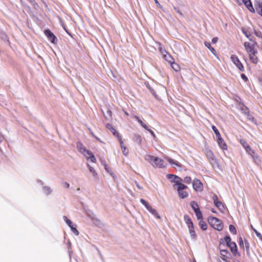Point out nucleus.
Wrapping results in <instances>:
<instances>
[{
    "instance_id": "obj_48",
    "label": "nucleus",
    "mask_w": 262,
    "mask_h": 262,
    "mask_svg": "<svg viewBox=\"0 0 262 262\" xmlns=\"http://www.w3.org/2000/svg\"><path fill=\"white\" fill-rule=\"evenodd\" d=\"M241 78L244 80L245 81H247L248 80V78L244 74H241Z\"/></svg>"
},
{
    "instance_id": "obj_33",
    "label": "nucleus",
    "mask_w": 262,
    "mask_h": 262,
    "mask_svg": "<svg viewBox=\"0 0 262 262\" xmlns=\"http://www.w3.org/2000/svg\"><path fill=\"white\" fill-rule=\"evenodd\" d=\"M134 140L139 144H140L142 141V138L139 135H135Z\"/></svg>"
},
{
    "instance_id": "obj_28",
    "label": "nucleus",
    "mask_w": 262,
    "mask_h": 262,
    "mask_svg": "<svg viewBox=\"0 0 262 262\" xmlns=\"http://www.w3.org/2000/svg\"><path fill=\"white\" fill-rule=\"evenodd\" d=\"M170 65L171 68L176 72L179 71L180 69L179 66L177 63H175L174 61L172 63H170Z\"/></svg>"
},
{
    "instance_id": "obj_13",
    "label": "nucleus",
    "mask_w": 262,
    "mask_h": 262,
    "mask_svg": "<svg viewBox=\"0 0 262 262\" xmlns=\"http://www.w3.org/2000/svg\"><path fill=\"white\" fill-rule=\"evenodd\" d=\"M216 141L219 146L223 150H226L227 149V146L221 136L216 138Z\"/></svg>"
},
{
    "instance_id": "obj_61",
    "label": "nucleus",
    "mask_w": 262,
    "mask_h": 262,
    "mask_svg": "<svg viewBox=\"0 0 262 262\" xmlns=\"http://www.w3.org/2000/svg\"><path fill=\"white\" fill-rule=\"evenodd\" d=\"M245 5H247V3L251 2L250 0H242Z\"/></svg>"
},
{
    "instance_id": "obj_8",
    "label": "nucleus",
    "mask_w": 262,
    "mask_h": 262,
    "mask_svg": "<svg viewBox=\"0 0 262 262\" xmlns=\"http://www.w3.org/2000/svg\"><path fill=\"white\" fill-rule=\"evenodd\" d=\"M212 199L215 206L221 211H223L225 209V207L223 203L218 200V197L216 195L214 194Z\"/></svg>"
},
{
    "instance_id": "obj_64",
    "label": "nucleus",
    "mask_w": 262,
    "mask_h": 262,
    "mask_svg": "<svg viewBox=\"0 0 262 262\" xmlns=\"http://www.w3.org/2000/svg\"><path fill=\"white\" fill-rule=\"evenodd\" d=\"M101 164L104 166V164H105V162L104 160H101Z\"/></svg>"
},
{
    "instance_id": "obj_9",
    "label": "nucleus",
    "mask_w": 262,
    "mask_h": 262,
    "mask_svg": "<svg viewBox=\"0 0 262 262\" xmlns=\"http://www.w3.org/2000/svg\"><path fill=\"white\" fill-rule=\"evenodd\" d=\"M192 186L193 189L195 191H201L203 189L202 183L199 179H195L193 180L192 182Z\"/></svg>"
},
{
    "instance_id": "obj_43",
    "label": "nucleus",
    "mask_w": 262,
    "mask_h": 262,
    "mask_svg": "<svg viewBox=\"0 0 262 262\" xmlns=\"http://www.w3.org/2000/svg\"><path fill=\"white\" fill-rule=\"evenodd\" d=\"M251 228L252 229H253V230L254 231V232H255L256 236L259 238H262V235L261 234V233H260L259 232H258L255 229L253 228L252 226H251Z\"/></svg>"
},
{
    "instance_id": "obj_27",
    "label": "nucleus",
    "mask_w": 262,
    "mask_h": 262,
    "mask_svg": "<svg viewBox=\"0 0 262 262\" xmlns=\"http://www.w3.org/2000/svg\"><path fill=\"white\" fill-rule=\"evenodd\" d=\"M105 119L108 120L112 117V111L108 109L107 110L105 113H103Z\"/></svg>"
},
{
    "instance_id": "obj_6",
    "label": "nucleus",
    "mask_w": 262,
    "mask_h": 262,
    "mask_svg": "<svg viewBox=\"0 0 262 262\" xmlns=\"http://www.w3.org/2000/svg\"><path fill=\"white\" fill-rule=\"evenodd\" d=\"M45 34L47 37L48 40L52 43H57L58 40L55 35L49 30L47 29L45 31Z\"/></svg>"
},
{
    "instance_id": "obj_26",
    "label": "nucleus",
    "mask_w": 262,
    "mask_h": 262,
    "mask_svg": "<svg viewBox=\"0 0 262 262\" xmlns=\"http://www.w3.org/2000/svg\"><path fill=\"white\" fill-rule=\"evenodd\" d=\"M42 189L43 193L46 195L50 194L52 191L51 188L49 186H43Z\"/></svg>"
},
{
    "instance_id": "obj_36",
    "label": "nucleus",
    "mask_w": 262,
    "mask_h": 262,
    "mask_svg": "<svg viewBox=\"0 0 262 262\" xmlns=\"http://www.w3.org/2000/svg\"><path fill=\"white\" fill-rule=\"evenodd\" d=\"M64 219L66 223L68 225V226L71 227L73 225L72 222L69 219L67 216H64Z\"/></svg>"
},
{
    "instance_id": "obj_46",
    "label": "nucleus",
    "mask_w": 262,
    "mask_h": 262,
    "mask_svg": "<svg viewBox=\"0 0 262 262\" xmlns=\"http://www.w3.org/2000/svg\"><path fill=\"white\" fill-rule=\"evenodd\" d=\"M243 33L249 39V40L252 41V39L251 38H250V34H249L246 31L243 30Z\"/></svg>"
},
{
    "instance_id": "obj_63",
    "label": "nucleus",
    "mask_w": 262,
    "mask_h": 262,
    "mask_svg": "<svg viewBox=\"0 0 262 262\" xmlns=\"http://www.w3.org/2000/svg\"><path fill=\"white\" fill-rule=\"evenodd\" d=\"M131 117H132V118H135V119H136V117H138V116H136V115H132L131 116Z\"/></svg>"
},
{
    "instance_id": "obj_35",
    "label": "nucleus",
    "mask_w": 262,
    "mask_h": 262,
    "mask_svg": "<svg viewBox=\"0 0 262 262\" xmlns=\"http://www.w3.org/2000/svg\"><path fill=\"white\" fill-rule=\"evenodd\" d=\"M245 149L247 152V153L250 155H252L254 153V151L251 148L249 145H246V148Z\"/></svg>"
},
{
    "instance_id": "obj_10",
    "label": "nucleus",
    "mask_w": 262,
    "mask_h": 262,
    "mask_svg": "<svg viewBox=\"0 0 262 262\" xmlns=\"http://www.w3.org/2000/svg\"><path fill=\"white\" fill-rule=\"evenodd\" d=\"M206 155L210 164L212 166L216 163V160L215 159L214 156L211 150H208L206 152Z\"/></svg>"
},
{
    "instance_id": "obj_40",
    "label": "nucleus",
    "mask_w": 262,
    "mask_h": 262,
    "mask_svg": "<svg viewBox=\"0 0 262 262\" xmlns=\"http://www.w3.org/2000/svg\"><path fill=\"white\" fill-rule=\"evenodd\" d=\"M108 126H110L108 124ZM111 128H109L110 130H111L112 133L115 135L117 136L119 138V134L118 132H117L115 128H114L111 125H110Z\"/></svg>"
},
{
    "instance_id": "obj_12",
    "label": "nucleus",
    "mask_w": 262,
    "mask_h": 262,
    "mask_svg": "<svg viewBox=\"0 0 262 262\" xmlns=\"http://www.w3.org/2000/svg\"><path fill=\"white\" fill-rule=\"evenodd\" d=\"M254 6L256 12L262 16V1L256 0L255 2Z\"/></svg>"
},
{
    "instance_id": "obj_16",
    "label": "nucleus",
    "mask_w": 262,
    "mask_h": 262,
    "mask_svg": "<svg viewBox=\"0 0 262 262\" xmlns=\"http://www.w3.org/2000/svg\"><path fill=\"white\" fill-rule=\"evenodd\" d=\"M167 161L174 168H176V167H182L181 164H180L179 162H178L176 161H174V160H173L171 158H168Z\"/></svg>"
},
{
    "instance_id": "obj_42",
    "label": "nucleus",
    "mask_w": 262,
    "mask_h": 262,
    "mask_svg": "<svg viewBox=\"0 0 262 262\" xmlns=\"http://www.w3.org/2000/svg\"><path fill=\"white\" fill-rule=\"evenodd\" d=\"M70 228H71V230L73 231V232L76 235H78L79 234V232L76 229L75 225H73Z\"/></svg>"
},
{
    "instance_id": "obj_21",
    "label": "nucleus",
    "mask_w": 262,
    "mask_h": 262,
    "mask_svg": "<svg viewBox=\"0 0 262 262\" xmlns=\"http://www.w3.org/2000/svg\"><path fill=\"white\" fill-rule=\"evenodd\" d=\"M145 85L146 88L149 90L151 94L154 96L156 98L157 97V94L155 91L150 86L149 83L148 82H145Z\"/></svg>"
},
{
    "instance_id": "obj_51",
    "label": "nucleus",
    "mask_w": 262,
    "mask_h": 262,
    "mask_svg": "<svg viewBox=\"0 0 262 262\" xmlns=\"http://www.w3.org/2000/svg\"><path fill=\"white\" fill-rule=\"evenodd\" d=\"M157 6L159 8H162L161 5L160 4V3L158 2V0H154Z\"/></svg>"
},
{
    "instance_id": "obj_44",
    "label": "nucleus",
    "mask_w": 262,
    "mask_h": 262,
    "mask_svg": "<svg viewBox=\"0 0 262 262\" xmlns=\"http://www.w3.org/2000/svg\"><path fill=\"white\" fill-rule=\"evenodd\" d=\"M245 248L246 249V251L248 253L249 252V244L248 241L246 239H245Z\"/></svg>"
},
{
    "instance_id": "obj_49",
    "label": "nucleus",
    "mask_w": 262,
    "mask_h": 262,
    "mask_svg": "<svg viewBox=\"0 0 262 262\" xmlns=\"http://www.w3.org/2000/svg\"><path fill=\"white\" fill-rule=\"evenodd\" d=\"M239 246L241 247H243L244 248V242H243V241L242 238H240V239H239Z\"/></svg>"
},
{
    "instance_id": "obj_5",
    "label": "nucleus",
    "mask_w": 262,
    "mask_h": 262,
    "mask_svg": "<svg viewBox=\"0 0 262 262\" xmlns=\"http://www.w3.org/2000/svg\"><path fill=\"white\" fill-rule=\"evenodd\" d=\"M222 246H225V244L222 239H221L220 241V244L219 246V249L220 251V253L222 256L223 257V258H229V255H230V253L227 249H222Z\"/></svg>"
},
{
    "instance_id": "obj_39",
    "label": "nucleus",
    "mask_w": 262,
    "mask_h": 262,
    "mask_svg": "<svg viewBox=\"0 0 262 262\" xmlns=\"http://www.w3.org/2000/svg\"><path fill=\"white\" fill-rule=\"evenodd\" d=\"M183 182L185 183H186L187 184H190L191 182V177H188V176L185 177L184 180H183Z\"/></svg>"
},
{
    "instance_id": "obj_60",
    "label": "nucleus",
    "mask_w": 262,
    "mask_h": 262,
    "mask_svg": "<svg viewBox=\"0 0 262 262\" xmlns=\"http://www.w3.org/2000/svg\"><path fill=\"white\" fill-rule=\"evenodd\" d=\"M69 186H70L69 184V183H67V182H66V183H64L63 184V186H64V187H66V188H68V187H69Z\"/></svg>"
},
{
    "instance_id": "obj_20",
    "label": "nucleus",
    "mask_w": 262,
    "mask_h": 262,
    "mask_svg": "<svg viewBox=\"0 0 262 262\" xmlns=\"http://www.w3.org/2000/svg\"><path fill=\"white\" fill-rule=\"evenodd\" d=\"M119 142H120V145H121V148H122V152H123V154L125 156H126L128 155V149H127L126 147H125L123 145V141L121 140V139L119 138Z\"/></svg>"
},
{
    "instance_id": "obj_4",
    "label": "nucleus",
    "mask_w": 262,
    "mask_h": 262,
    "mask_svg": "<svg viewBox=\"0 0 262 262\" xmlns=\"http://www.w3.org/2000/svg\"><path fill=\"white\" fill-rule=\"evenodd\" d=\"M252 41L253 42L252 44L248 42H245L244 43L245 49L249 54H257V51L254 48L255 42L253 40Z\"/></svg>"
},
{
    "instance_id": "obj_50",
    "label": "nucleus",
    "mask_w": 262,
    "mask_h": 262,
    "mask_svg": "<svg viewBox=\"0 0 262 262\" xmlns=\"http://www.w3.org/2000/svg\"><path fill=\"white\" fill-rule=\"evenodd\" d=\"M218 40V38L215 37H213L212 39V43H215Z\"/></svg>"
},
{
    "instance_id": "obj_29",
    "label": "nucleus",
    "mask_w": 262,
    "mask_h": 262,
    "mask_svg": "<svg viewBox=\"0 0 262 262\" xmlns=\"http://www.w3.org/2000/svg\"><path fill=\"white\" fill-rule=\"evenodd\" d=\"M245 6L250 12L253 13L255 12L254 8L251 2H249V3H247V5H245Z\"/></svg>"
},
{
    "instance_id": "obj_59",
    "label": "nucleus",
    "mask_w": 262,
    "mask_h": 262,
    "mask_svg": "<svg viewBox=\"0 0 262 262\" xmlns=\"http://www.w3.org/2000/svg\"><path fill=\"white\" fill-rule=\"evenodd\" d=\"M136 185L138 188L142 189V187H141L137 182H136Z\"/></svg>"
},
{
    "instance_id": "obj_45",
    "label": "nucleus",
    "mask_w": 262,
    "mask_h": 262,
    "mask_svg": "<svg viewBox=\"0 0 262 262\" xmlns=\"http://www.w3.org/2000/svg\"><path fill=\"white\" fill-rule=\"evenodd\" d=\"M240 143L241 145H242L244 148H246V145H248V144L244 140H241Z\"/></svg>"
},
{
    "instance_id": "obj_17",
    "label": "nucleus",
    "mask_w": 262,
    "mask_h": 262,
    "mask_svg": "<svg viewBox=\"0 0 262 262\" xmlns=\"http://www.w3.org/2000/svg\"><path fill=\"white\" fill-rule=\"evenodd\" d=\"M147 210L150 212L154 216H155L157 219H160V216L159 215L158 213L157 210L153 208L151 206L148 207Z\"/></svg>"
},
{
    "instance_id": "obj_1",
    "label": "nucleus",
    "mask_w": 262,
    "mask_h": 262,
    "mask_svg": "<svg viewBox=\"0 0 262 262\" xmlns=\"http://www.w3.org/2000/svg\"><path fill=\"white\" fill-rule=\"evenodd\" d=\"M168 179L174 182L173 187L177 189L179 196L181 199H185L188 195V193L184 190L187 188V186L181 183V178L177 176L169 174L167 176Z\"/></svg>"
},
{
    "instance_id": "obj_24",
    "label": "nucleus",
    "mask_w": 262,
    "mask_h": 262,
    "mask_svg": "<svg viewBox=\"0 0 262 262\" xmlns=\"http://www.w3.org/2000/svg\"><path fill=\"white\" fill-rule=\"evenodd\" d=\"M204 45L208 49H209L210 50V51L213 54H214V55H215V50L213 47H211L210 42L206 41L205 42Z\"/></svg>"
},
{
    "instance_id": "obj_37",
    "label": "nucleus",
    "mask_w": 262,
    "mask_h": 262,
    "mask_svg": "<svg viewBox=\"0 0 262 262\" xmlns=\"http://www.w3.org/2000/svg\"><path fill=\"white\" fill-rule=\"evenodd\" d=\"M229 230L233 234H236V228H235V227L233 225H230L229 226Z\"/></svg>"
},
{
    "instance_id": "obj_2",
    "label": "nucleus",
    "mask_w": 262,
    "mask_h": 262,
    "mask_svg": "<svg viewBox=\"0 0 262 262\" xmlns=\"http://www.w3.org/2000/svg\"><path fill=\"white\" fill-rule=\"evenodd\" d=\"M144 158L154 167L163 168L165 167L164 161L158 157L147 155L145 156Z\"/></svg>"
},
{
    "instance_id": "obj_53",
    "label": "nucleus",
    "mask_w": 262,
    "mask_h": 262,
    "mask_svg": "<svg viewBox=\"0 0 262 262\" xmlns=\"http://www.w3.org/2000/svg\"><path fill=\"white\" fill-rule=\"evenodd\" d=\"M159 49L161 51V53L163 54V55L165 54V53L164 52V51H163V49H165L164 48H163L162 47H161L160 46V47H159Z\"/></svg>"
},
{
    "instance_id": "obj_54",
    "label": "nucleus",
    "mask_w": 262,
    "mask_h": 262,
    "mask_svg": "<svg viewBox=\"0 0 262 262\" xmlns=\"http://www.w3.org/2000/svg\"><path fill=\"white\" fill-rule=\"evenodd\" d=\"M144 128H145L146 130H147V131H149V130H150V129H149L148 128V127L147 126V125L146 124H143V126H142Z\"/></svg>"
},
{
    "instance_id": "obj_56",
    "label": "nucleus",
    "mask_w": 262,
    "mask_h": 262,
    "mask_svg": "<svg viewBox=\"0 0 262 262\" xmlns=\"http://www.w3.org/2000/svg\"><path fill=\"white\" fill-rule=\"evenodd\" d=\"M256 35L258 36V37H262V34L260 32H256Z\"/></svg>"
},
{
    "instance_id": "obj_15",
    "label": "nucleus",
    "mask_w": 262,
    "mask_h": 262,
    "mask_svg": "<svg viewBox=\"0 0 262 262\" xmlns=\"http://www.w3.org/2000/svg\"><path fill=\"white\" fill-rule=\"evenodd\" d=\"M227 246L230 248L231 252L234 255H236L237 253V246L235 242L230 243Z\"/></svg>"
},
{
    "instance_id": "obj_58",
    "label": "nucleus",
    "mask_w": 262,
    "mask_h": 262,
    "mask_svg": "<svg viewBox=\"0 0 262 262\" xmlns=\"http://www.w3.org/2000/svg\"><path fill=\"white\" fill-rule=\"evenodd\" d=\"M174 9L175 10V11L178 13H179V14L180 15H182V13L180 11V10H179L178 8H177L176 7H174Z\"/></svg>"
},
{
    "instance_id": "obj_19",
    "label": "nucleus",
    "mask_w": 262,
    "mask_h": 262,
    "mask_svg": "<svg viewBox=\"0 0 262 262\" xmlns=\"http://www.w3.org/2000/svg\"><path fill=\"white\" fill-rule=\"evenodd\" d=\"M256 54H249L250 59L253 63H256L258 61Z\"/></svg>"
},
{
    "instance_id": "obj_31",
    "label": "nucleus",
    "mask_w": 262,
    "mask_h": 262,
    "mask_svg": "<svg viewBox=\"0 0 262 262\" xmlns=\"http://www.w3.org/2000/svg\"><path fill=\"white\" fill-rule=\"evenodd\" d=\"M184 220L187 225L192 222L191 218L188 215H184Z\"/></svg>"
},
{
    "instance_id": "obj_25",
    "label": "nucleus",
    "mask_w": 262,
    "mask_h": 262,
    "mask_svg": "<svg viewBox=\"0 0 262 262\" xmlns=\"http://www.w3.org/2000/svg\"><path fill=\"white\" fill-rule=\"evenodd\" d=\"M190 206L193 209L194 212L196 211V210H199L200 209L198 204L195 201L191 202Z\"/></svg>"
},
{
    "instance_id": "obj_38",
    "label": "nucleus",
    "mask_w": 262,
    "mask_h": 262,
    "mask_svg": "<svg viewBox=\"0 0 262 262\" xmlns=\"http://www.w3.org/2000/svg\"><path fill=\"white\" fill-rule=\"evenodd\" d=\"M224 242V243H226L227 244V246L230 244V243H231V238L229 235H226L224 237V241L223 240Z\"/></svg>"
},
{
    "instance_id": "obj_55",
    "label": "nucleus",
    "mask_w": 262,
    "mask_h": 262,
    "mask_svg": "<svg viewBox=\"0 0 262 262\" xmlns=\"http://www.w3.org/2000/svg\"><path fill=\"white\" fill-rule=\"evenodd\" d=\"M148 132L150 133V134L153 136L154 138H156V135H155L154 132L152 130L150 129V130H149Z\"/></svg>"
},
{
    "instance_id": "obj_22",
    "label": "nucleus",
    "mask_w": 262,
    "mask_h": 262,
    "mask_svg": "<svg viewBox=\"0 0 262 262\" xmlns=\"http://www.w3.org/2000/svg\"><path fill=\"white\" fill-rule=\"evenodd\" d=\"M188 229H189V232L191 237L193 239H194V240L196 239L197 236L195 233L194 227L193 228H189Z\"/></svg>"
},
{
    "instance_id": "obj_23",
    "label": "nucleus",
    "mask_w": 262,
    "mask_h": 262,
    "mask_svg": "<svg viewBox=\"0 0 262 262\" xmlns=\"http://www.w3.org/2000/svg\"><path fill=\"white\" fill-rule=\"evenodd\" d=\"M199 225L200 227V228L203 230H206L207 229V224L204 221H203V220H201L200 221L199 223Z\"/></svg>"
},
{
    "instance_id": "obj_41",
    "label": "nucleus",
    "mask_w": 262,
    "mask_h": 262,
    "mask_svg": "<svg viewBox=\"0 0 262 262\" xmlns=\"http://www.w3.org/2000/svg\"><path fill=\"white\" fill-rule=\"evenodd\" d=\"M140 202L146 207V209L150 206L145 200L143 199H140Z\"/></svg>"
},
{
    "instance_id": "obj_47",
    "label": "nucleus",
    "mask_w": 262,
    "mask_h": 262,
    "mask_svg": "<svg viewBox=\"0 0 262 262\" xmlns=\"http://www.w3.org/2000/svg\"><path fill=\"white\" fill-rule=\"evenodd\" d=\"M136 120L141 126H143L144 123L139 117H136Z\"/></svg>"
},
{
    "instance_id": "obj_14",
    "label": "nucleus",
    "mask_w": 262,
    "mask_h": 262,
    "mask_svg": "<svg viewBox=\"0 0 262 262\" xmlns=\"http://www.w3.org/2000/svg\"><path fill=\"white\" fill-rule=\"evenodd\" d=\"M163 51L165 53V54H164L163 56V58L170 64L172 63V62H173V61H174L173 58L170 54H169L168 53L166 52L165 49H163Z\"/></svg>"
},
{
    "instance_id": "obj_11",
    "label": "nucleus",
    "mask_w": 262,
    "mask_h": 262,
    "mask_svg": "<svg viewBox=\"0 0 262 262\" xmlns=\"http://www.w3.org/2000/svg\"><path fill=\"white\" fill-rule=\"evenodd\" d=\"M83 156L88 159L90 160L92 162L95 163L96 159L93 154L90 150L86 149L84 151Z\"/></svg>"
},
{
    "instance_id": "obj_30",
    "label": "nucleus",
    "mask_w": 262,
    "mask_h": 262,
    "mask_svg": "<svg viewBox=\"0 0 262 262\" xmlns=\"http://www.w3.org/2000/svg\"><path fill=\"white\" fill-rule=\"evenodd\" d=\"M90 172L93 174V177L95 178L97 176V173L94 168L91 166L90 165H88Z\"/></svg>"
},
{
    "instance_id": "obj_7",
    "label": "nucleus",
    "mask_w": 262,
    "mask_h": 262,
    "mask_svg": "<svg viewBox=\"0 0 262 262\" xmlns=\"http://www.w3.org/2000/svg\"><path fill=\"white\" fill-rule=\"evenodd\" d=\"M231 59L232 61L234 63V64L241 71H244V68L243 64L241 63L238 58L236 56L234 55H231Z\"/></svg>"
},
{
    "instance_id": "obj_52",
    "label": "nucleus",
    "mask_w": 262,
    "mask_h": 262,
    "mask_svg": "<svg viewBox=\"0 0 262 262\" xmlns=\"http://www.w3.org/2000/svg\"><path fill=\"white\" fill-rule=\"evenodd\" d=\"M188 229L193 228L194 227V225L193 222L191 223L190 224L187 225Z\"/></svg>"
},
{
    "instance_id": "obj_3",
    "label": "nucleus",
    "mask_w": 262,
    "mask_h": 262,
    "mask_svg": "<svg viewBox=\"0 0 262 262\" xmlns=\"http://www.w3.org/2000/svg\"><path fill=\"white\" fill-rule=\"evenodd\" d=\"M208 222L211 227L217 231H221L223 228L221 221L215 217H209Z\"/></svg>"
},
{
    "instance_id": "obj_32",
    "label": "nucleus",
    "mask_w": 262,
    "mask_h": 262,
    "mask_svg": "<svg viewBox=\"0 0 262 262\" xmlns=\"http://www.w3.org/2000/svg\"><path fill=\"white\" fill-rule=\"evenodd\" d=\"M195 213L198 220H203V215L200 209L196 210V211L195 212Z\"/></svg>"
},
{
    "instance_id": "obj_62",
    "label": "nucleus",
    "mask_w": 262,
    "mask_h": 262,
    "mask_svg": "<svg viewBox=\"0 0 262 262\" xmlns=\"http://www.w3.org/2000/svg\"><path fill=\"white\" fill-rule=\"evenodd\" d=\"M222 260L225 262H230V261L227 260L225 258H222Z\"/></svg>"
},
{
    "instance_id": "obj_34",
    "label": "nucleus",
    "mask_w": 262,
    "mask_h": 262,
    "mask_svg": "<svg viewBox=\"0 0 262 262\" xmlns=\"http://www.w3.org/2000/svg\"><path fill=\"white\" fill-rule=\"evenodd\" d=\"M212 129L215 134L216 138H217L221 136L219 130L217 129V128L215 126L213 125L212 126Z\"/></svg>"
},
{
    "instance_id": "obj_57",
    "label": "nucleus",
    "mask_w": 262,
    "mask_h": 262,
    "mask_svg": "<svg viewBox=\"0 0 262 262\" xmlns=\"http://www.w3.org/2000/svg\"><path fill=\"white\" fill-rule=\"evenodd\" d=\"M104 168L106 170V171H107L108 172H110V169H109V167H107V165L104 164Z\"/></svg>"
},
{
    "instance_id": "obj_18",
    "label": "nucleus",
    "mask_w": 262,
    "mask_h": 262,
    "mask_svg": "<svg viewBox=\"0 0 262 262\" xmlns=\"http://www.w3.org/2000/svg\"><path fill=\"white\" fill-rule=\"evenodd\" d=\"M77 148L78 151L82 154H84V151H86V149L85 147H84L83 145L80 142H78L77 143Z\"/></svg>"
}]
</instances>
